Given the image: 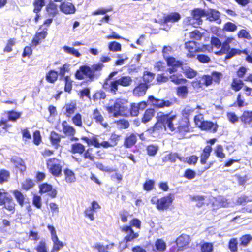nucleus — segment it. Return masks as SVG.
<instances>
[{"mask_svg": "<svg viewBox=\"0 0 252 252\" xmlns=\"http://www.w3.org/2000/svg\"><path fill=\"white\" fill-rule=\"evenodd\" d=\"M188 92V88L186 85L179 86L176 88V94L179 97L186 98Z\"/></svg>", "mask_w": 252, "mask_h": 252, "instance_id": "09e8293b", "label": "nucleus"}, {"mask_svg": "<svg viewBox=\"0 0 252 252\" xmlns=\"http://www.w3.org/2000/svg\"><path fill=\"white\" fill-rule=\"evenodd\" d=\"M177 115L173 114L171 111L168 113L162 112L158 113L156 117V122L147 131L152 133L161 129H169L171 132H175L176 128L174 121L176 119Z\"/></svg>", "mask_w": 252, "mask_h": 252, "instance_id": "f03ea898", "label": "nucleus"}, {"mask_svg": "<svg viewBox=\"0 0 252 252\" xmlns=\"http://www.w3.org/2000/svg\"><path fill=\"white\" fill-rule=\"evenodd\" d=\"M60 10L65 14H74L76 11L74 5L70 2L63 1L59 5Z\"/></svg>", "mask_w": 252, "mask_h": 252, "instance_id": "bb28decb", "label": "nucleus"}, {"mask_svg": "<svg viewBox=\"0 0 252 252\" xmlns=\"http://www.w3.org/2000/svg\"><path fill=\"white\" fill-rule=\"evenodd\" d=\"M245 84L243 81L237 78H233L230 84L231 88L235 92H238L244 88Z\"/></svg>", "mask_w": 252, "mask_h": 252, "instance_id": "c9c22d12", "label": "nucleus"}, {"mask_svg": "<svg viewBox=\"0 0 252 252\" xmlns=\"http://www.w3.org/2000/svg\"><path fill=\"white\" fill-rule=\"evenodd\" d=\"M133 227L138 229H140L141 228V220L136 218H133L130 220L129 225H126L120 227V230L122 232L128 233V234L124 237L123 240L126 243L133 241L139 236L138 233L134 232L132 228Z\"/></svg>", "mask_w": 252, "mask_h": 252, "instance_id": "7ed1b4c3", "label": "nucleus"}, {"mask_svg": "<svg viewBox=\"0 0 252 252\" xmlns=\"http://www.w3.org/2000/svg\"><path fill=\"white\" fill-rule=\"evenodd\" d=\"M3 197L0 199V206L3 205V207L7 211L13 213L15 211L16 203L13 198L7 195H3Z\"/></svg>", "mask_w": 252, "mask_h": 252, "instance_id": "f3484780", "label": "nucleus"}, {"mask_svg": "<svg viewBox=\"0 0 252 252\" xmlns=\"http://www.w3.org/2000/svg\"><path fill=\"white\" fill-rule=\"evenodd\" d=\"M92 115L93 119L96 124L101 125L104 127L107 126L108 124L107 123L103 124L104 121V117L101 112L98 108H95L93 110Z\"/></svg>", "mask_w": 252, "mask_h": 252, "instance_id": "2f4dec72", "label": "nucleus"}, {"mask_svg": "<svg viewBox=\"0 0 252 252\" xmlns=\"http://www.w3.org/2000/svg\"><path fill=\"white\" fill-rule=\"evenodd\" d=\"M45 5V0H34L33 2V5L34 7L33 10V12L36 14L39 13Z\"/></svg>", "mask_w": 252, "mask_h": 252, "instance_id": "de8ad7c7", "label": "nucleus"}, {"mask_svg": "<svg viewBox=\"0 0 252 252\" xmlns=\"http://www.w3.org/2000/svg\"><path fill=\"white\" fill-rule=\"evenodd\" d=\"M35 185L33 181L30 178H26L21 184L22 189L26 191L32 188Z\"/></svg>", "mask_w": 252, "mask_h": 252, "instance_id": "5fc2aeb1", "label": "nucleus"}, {"mask_svg": "<svg viewBox=\"0 0 252 252\" xmlns=\"http://www.w3.org/2000/svg\"><path fill=\"white\" fill-rule=\"evenodd\" d=\"M205 16H207L210 21H216L220 19V14L218 10L213 9L209 10Z\"/></svg>", "mask_w": 252, "mask_h": 252, "instance_id": "c03bdc74", "label": "nucleus"}, {"mask_svg": "<svg viewBox=\"0 0 252 252\" xmlns=\"http://www.w3.org/2000/svg\"><path fill=\"white\" fill-rule=\"evenodd\" d=\"M198 43L195 41H188L185 43V48L187 52L186 56L189 58H193L199 52L210 53L212 51V47L209 44H203L197 47Z\"/></svg>", "mask_w": 252, "mask_h": 252, "instance_id": "39448f33", "label": "nucleus"}, {"mask_svg": "<svg viewBox=\"0 0 252 252\" xmlns=\"http://www.w3.org/2000/svg\"><path fill=\"white\" fill-rule=\"evenodd\" d=\"M46 166L49 172L54 177L61 176L62 171V161L56 158H49L46 161Z\"/></svg>", "mask_w": 252, "mask_h": 252, "instance_id": "1a4fd4ad", "label": "nucleus"}, {"mask_svg": "<svg viewBox=\"0 0 252 252\" xmlns=\"http://www.w3.org/2000/svg\"><path fill=\"white\" fill-rule=\"evenodd\" d=\"M190 240V236L187 234H182L178 236L175 241L177 245L176 251H182L189 248Z\"/></svg>", "mask_w": 252, "mask_h": 252, "instance_id": "4468645a", "label": "nucleus"}, {"mask_svg": "<svg viewBox=\"0 0 252 252\" xmlns=\"http://www.w3.org/2000/svg\"><path fill=\"white\" fill-rule=\"evenodd\" d=\"M212 151V148L211 145H206L203 149L202 153L200 154V162L202 165L205 164L207 160L211 155Z\"/></svg>", "mask_w": 252, "mask_h": 252, "instance_id": "7c9ffc66", "label": "nucleus"}, {"mask_svg": "<svg viewBox=\"0 0 252 252\" xmlns=\"http://www.w3.org/2000/svg\"><path fill=\"white\" fill-rule=\"evenodd\" d=\"M76 109V103L74 101H70L69 102L65 103L63 108V114L67 118H70L75 113Z\"/></svg>", "mask_w": 252, "mask_h": 252, "instance_id": "5701e85b", "label": "nucleus"}, {"mask_svg": "<svg viewBox=\"0 0 252 252\" xmlns=\"http://www.w3.org/2000/svg\"><path fill=\"white\" fill-rule=\"evenodd\" d=\"M111 59L108 56H103L100 58L101 62L94 63L91 66L83 65L80 66L76 71L74 76L79 80L86 79L88 82H92L98 78L104 67L103 63L110 61Z\"/></svg>", "mask_w": 252, "mask_h": 252, "instance_id": "f257e3e1", "label": "nucleus"}, {"mask_svg": "<svg viewBox=\"0 0 252 252\" xmlns=\"http://www.w3.org/2000/svg\"><path fill=\"white\" fill-rule=\"evenodd\" d=\"M126 105L122 100L118 99L114 103L113 105L107 106L106 110L109 114L113 113V116L117 117L122 115L127 116L126 113Z\"/></svg>", "mask_w": 252, "mask_h": 252, "instance_id": "9d476101", "label": "nucleus"}, {"mask_svg": "<svg viewBox=\"0 0 252 252\" xmlns=\"http://www.w3.org/2000/svg\"><path fill=\"white\" fill-rule=\"evenodd\" d=\"M119 85L123 87H127L129 86L132 82V79L130 76H122L120 78L117 79Z\"/></svg>", "mask_w": 252, "mask_h": 252, "instance_id": "4d7b16f0", "label": "nucleus"}, {"mask_svg": "<svg viewBox=\"0 0 252 252\" xmlns=\"http://www.w3.org/2000/svg\"><path fill=\"white\" fill-rule=\"evenodd\" d=\"M64 51L68 54L72 55L76 57H80L81 54L73 47H70L67 46L63 47Z\"/></svg>", "mask_w": 252, "mask_h": 252, "instance_id": "69168bd1", "label": "nucleus"}, {"mask_svg": "<svg viewBox=\"0 0 252 252\" xmlns=\"http://www.w3.org/2000/svg\"><path fill=\"white\" fill-rule=\"evenodd\" d=\"M64 90L65 92L70 93L72 89L73 81L70 77L67 75L64 77Z\"/></svg>", "mask_w": 252, "mask_h": 252, "instance_id": "864d4df0", "label": "nucleus"}, {"mask_svg": "<svg viewBox=\"0 0 252 252\" xmlns=\"http://www.w3.org/2000/svg\"><path fill=\"white\" fill-rule=\"evenodd\" d=\"M171 75L169 76V80H170L172 82L176 85L181 84H186L188 80L184 78H181L182 76L181 74H171Z\"/></svg>", "mask_w": 252, "mask_h": 252, "instance_id": "ea45409f", "label": "nucleus"}, {"mask_svg": "<svg viewBox=\"0 0 252 252\" xmlns=\"http://www.w3.org/2000/svg\"><path fill=\"white\" fill-rule=\"evenodd\" d=\"M214 154L216 157L220 159V161H222V160L226 157V155L224 152L223 147L220 144L216 146L214 150Z\"/></svg>", "mask_w": 252, "mask_h": 252, "instance_id": "49530a36", "label": "nucleus"}, {"mask_svg": "<svg viewBox=\"0 0 252 252\" xmlns=\"http://www.w3.org/2000/svg\"><path fill=\"white\" fill-rule=\"evenodd\" d=\"M238 245L237 238H232L229 240L227 246L230 252H238Z\"/></svg>", "mask_w": 252, "mask_h": 252, "instance_id": "8fccbe9b", "label": "nucleus"}, {"mask_svg": "<svg viewBox=\"0 0 252 252\" xmlns=\"http://www.w3.org/2000/svg\"><path fill=\"white\" fill-rule=\"evenodd\" d=\"M100 208L101 206L96 201H93L91 206L85 209L84 212L85 217L88 218L91 220H94V213L96 212L97 209Z\"/></svg>", "mask_w": 252, "mask_h": 252, "instance_id": "aec40b11", "label": "nucleus"}, {"mask_svg": "<svg viewBox=\"0 0 252 252\" xmlns=\"http://www.w3.org/2000/svg\"><path fill=\"white\" fill-rule=\"evenodd\" d=\"M244 125H249L252 123V111H244L239 117Z\"/></svg>", "mask_w": 252, "mask_h": 252, "instance_id": "473e14b6", "label": "nucleus"}, {"mask_svg": "<svg viewBox=\"0 0 252 252\" xmlns=\"http://www.w3.org/2000/svg\"><path fill=\"white\" fill-rule=\"evenodd\" d=\"M58 72L55 70H50L46 73L45 76L46 80L49 83L54 84L58 80Z\"/></svg>", "mask_w": 252, "mask_h": 252, "instance_id": "58836bf2", "label": "nucleus"}, {"mask_svg": "<svg viewBox=\"0 0 252 252\" xmlns=\"http://www.w3.org/2000/svg\"><path fill=\"white\" fill-rule=\"evenodd\" d=\"M108 47L109 50L112 52L121 51L122 50L121 44L116 41H111L109 42Z\"/></svg>", "mask_w": 252, "mask_h": 252, "instance_id": "e2e57ef3", "label": "nucleus"}, {"mask_svg": "<svg viewBox=\"0 0 252 252\" xmlns=\"http://www.w3.org/2000/svg\"><path fill=\"white\" fill-rule=\"evenodd\" d=\"M63 136L58 133L55 131H52L49 135V140L52 146L56 149H58L60 147V143L61 142L62 138Z\"/></svg>", "mask_w": 252, "mask_h": 252, "instance_id": "cd10ccee", "label": "nucleus"}, {"mask_svg": "<svg viewBox=\"0 0 252 252\" xmlns=\"http://www.w3.org/2000/svg\"><path fill=\"white\" fill-rule=\"evenodd\" d=\"M155 76V73L150 71H145L143 72L142 77L143 81L142 82L150 87L151 82L154 79Z\"/></svg>", "mask_w": 252, "mask_h": 252, "instance_id": "a19ab883", "label": "nucleus"}, {"mask_svg": "<svg viewBox=\"0 0 252 252\" xmlns=\"http://www.w3.org/2000/svg\"><path fill=\"white\" fill-rule=\"evenodd\" d=\"M8 120L12 122H15L17 119L20 118L21 115V112H16L14 110L8 111Z\"/></svg>", "mask_w": 252, "mask_h": 252, "instance_id": "0e129e2a", "label": "nucleus"}, {"mask_svg": "<svg viewBox=\"0 0 252 252\" xmlns=\"http://www.w3.org/2000/svg\"><path fill=\"white\" fill-rule=\"evenodd\" d=\"M200 249L201 252H213V245L210 242H203L200 244Z\"/></svg>", "mask_w": 252, "mask_h": 252, "instance_id": "13d9d810", "label": "nucleus"}, {"mask_svg": "<svg viewBox=\"0 0 252 252\" xmlns=\"http://www.w3.org/2000/svg\"><path fill=\"white\" fill-rule=\"evenodd\" d=\"M17 203L23 207L26 203V195L23 194L22 192L18 189H15L11 191Z\"/></svg>", "mask_w": 252, "mask_h": 252, "instance_id": "72a5a7b5", "label": "nucleus"}, {"mask_svg": "<svg viewBox=\"0 0 252 252\" xmlns=\"http://www.w3.org/2000/svg\"><path fill=\"white\" fill-rule=\"evenodd\" d=\"M155 114V111L153 108H148L147 109L142 118H141V122L146 124L149 122H150L154 117Z\"/></svg>", "mask_w": 252, "mask_h": 252, "instance_id": "e433bc0d", "label": "nucleus"}, {"mask_svg": "<svg viewBox=\"0 0 252 252\" xmlns=\"http://www.w3.org/2000/svg\"><path fill=\"white\" fill-rule=\"evenodd\" d=\"M206 12L204 9L197 8H194L191 11L192 17H187L185 18L184 22L187 25H191L194 27L202 24L203 21L202 17L205 16Z\"/></svg>", "mask_w": 252, "mask_h": 252, "instance_id": "6e6552de", "label": "nucleus"}, {"mask_svg": "<svg viewBox=\"0 0 252 252\" xmlns=\"http://www.w3.org/2000/svg\"><path fill=\"white\" fill-rule=\"evenodd\" d=\"M48 31V27L43 28L42 25H40L39 27V30L36 32L31 41V46L36 47L40 45L47 37Z\"/></svg>", "mask_w": 252, "mask_h": 252, "instance_id": "9b49d317", "label": "nucleus"}, {"mask_svg": "<svg viewBox=\"0 0 252 252\" xmlns=\"http://www.w3.org/2000/svg\"><path fill=\"white\" fill-rule=\"evenodd\" d=\"M237 26L231 22L225 23L222 28V30L225 32H233L236 31Z\"/></svg>", "mask_w": 252, "mask_h": 252, "instance_id": "bf43d9fd", "label": "nucleus"}, {"mask_svg": "<svg viewBox=\"0 0 252 252\" xmlns=\"http://www.w3.org/2000/svg\"><path fill=\"white\" fill-rule=\"evenodd\" d=\"M252 240V237L250 234H248L242 235L240 238V244L242 246L246 247L249 244Z\"/></svg>", "mask_w": 252, "mask_h": 252, "instance_id": "774afa93", "label": "nucleus"}, {"mask_svg": "<svg viewBox=\"0 0 252 252\" xmlns=\"http://www.w3.org/2000/svg\"><path fill=\"white\" fill-rule=\"evenodd\" d=\"M154 246L153 251L155 252H164L167 247L165 242L162 239H157L155 242Z\"/></svg>", "mask_w": 252, "mask_h": 252, "instance_id": "f704fd0d", "label": "nucleus"}, {"mask_svg": "<svg viewBox=\"0 0 252 252\" xmlns=\"http://www.w3.org/2000/svg\"><path fill=\"white\" fill-rule=\"evenodd\" d=\"M10 177V172L5 169L0 170V183L3 184L8 181Z\"/></svg>", "mask_w": 252, "mask_h": 252, "instance_id": "338daca9", "label": "nucleus"}, {"mask_svg": "<svg viewBox=\"0 0 252 252\" xmlns=\"http://www.w3.org/2000/svg\"><path fill=\"white\" fill-rule=\"evenodd\" d=\"M181 18L180 14L176 12H171L163 17L162 23L167 24L168 23H175L179 21Z\"/></svg>", "mask_w": 252, "mask_h": 252, "instance_id": "a878e982", "label": "nucleus"}, {"mask_svg": "<svg viewBox=\"0 0 252 252\" xmlns=\"http://www.w3.org/2000/svg\"><path fill=\"white\" fill-rule=\"evenodd\" d=\"M148 100L153 103V105L155 108L158 109L169 107L173 104L172 101L170 100L158 99L152 95L148 97Z\"/></svg>", "mask_w": 252, "mask_h": 252, "instance_id": "6ab92c4d", "label": "nucleus"}, {"mask_svg": "<svg viewBox=\"0 0 252 252\" xmlns=\"http://www.w3.org/2000/svg\"><path fill=\"white\" fill-rule=\"evenodd\" d=\"M65 180L67 183H71L76 181L75 173L71 170L66 168L64 170Z\"/></svg>", "mask_w": 252, "mask_h": 252, "instance_id": "a18cd8bd", "label": "nucleus"}, {"mask_svg": "<svg viewBox=\"0 0 252 252\" xmlns=\"http://www.w3.org/2000/svg\"><path fill=\"white\" fill-rule=\"evenodd\" d=\"M119 82L117 80L112 81L110 84L108 82L105 81L102 85L103 88L105 90H108L110 92L116 94L118 90Z\"/></svg>", "mask_w": 252, "mask_h": 252, "instance_id": "c756f323", "label": "nucleus"}, {"mask_svg": "<svg viewBox=\"0 0 252 252\" xmlns=\"http://www.w3.org/2000/svg\"><path fill=\"white\" fill-rule=\"evenodd\" d=\"M147 106V103L144 101L138 103H132L130 104L129 109H128V107L126 106V113L127 114V116L136 117L139 114V110L140 109L144 110Z\"/></svg>", "mask_w": 252, "mask_h": 252, "instance_id": "ddd939ff", "label": "nucleus"}, {"mask_svg": "<svg viewBox=\"0 0 252 252\" xmlns=\"http://www.w3.org/2000/svg\"><path fill=\"white\" fill-rule=\"evenodd\" d=\"M193 121L195 126L202 131L215 133L219 127L217 123L205 120L203 115L201 113L194 116Z\"/></svg>", "mask_w": 252, "mask_h": 252, "instance_id": "20e7f679", "label": "nucleus"}, {"mask_svg": "<svg viewBox=\"0 0 252 252\" xmlns=\"http://www.w3.org/2000/svg\"><path fill=\"white\" fill-rule=\"evenodd\" d=\"M121 137V135L117 134L115 132L112 133L109 139V141H103L104 148L113 147L116 146Z\"/></svg>", "mask_w": 252, "mask_h": 252, "instance_id": "b1692460", "label": "nucleus"}, {"mask_svg": "<svg viewBox=\"0 0 252 252\" xmlns=\"http://www.w3.org/2000/svg\"><path fill=\"white\" fill-rule=\"evenodd\" d=\"M59 6L54 3L52 0H49L45 6V11L50 17H55L59 14Z\"/></svg>", "mask_w": 252, "mask_h": 252, "instance_id": "412c9836", "label": "nucleus"}, {"mask_svg": "<svg viewBox=\"0 0 252 252\" xmlns=\"http://www.w3.org/2000/svg\"><path fill=\"white\" fill-rule=\"evenodd\" d=\"M106 97L105 93L102 90H97L93 94L92 98L94 101L104 99Z\"/></svg>", "mask_w": 252, "mask_h": 252, "instance_id": "052dcab7", "label": "nucleus"}, {"mask_svg": "<svg viewBox=\"0 0 252 252\" xmlns=\"http://www.w3.org/2000/svg\"><path fill=\"white\" fill-rule=\"evenodd\" d=\"M175 131L179 134H184L190 131L191 124L189 118L182 117L180 118L175 126Z\"/></svg>", "mask_w": 252, "mask_h": 252, "instance_id": "f8f14e48", "label": "nucleus"}, {"mask_svg": "<svg viewBox=\"0 0 252 252\" xmlns=\"http://www.w3.org/2000/svg\"><path fill=\"white\" fill-rule=\"evenodd\" d=\"M137 141L136 134L133 133L127 134L124 138L123 146L126 148H130L136 144Z\"/></svg>", "mask_w": 252, "mask_h": 252, "instance_id": "393cba45", "label": "nucleus"}, {"mask_svg": "<svg viewBox=\"0 0 252 252\" xmlns=\"http://www.w3.org/2000/svg\"><path fill=\"white\" fill-rule=\"evenodd\" d=\"M189 38L193 41L195 40H200L203 36V33H202L199 30H194L189 32Z\"/></svg>", "mask_w": 252, "mask_h": 252, "instance_id": "680f3d73", "label": "nucleus"}, {"mask_svg": "<svg viewBox=\"0 0 252 252\" xmlns=\"http://www.w3.org/2000/svg\"><path fill=\"white\" fill-rule=\"evenodd\" d=\"M211 79V82H214L216 84H219L222 77V74L218 71H213L210 75Z\"/></svg>", "mask_w": 252, "mask_h": 252, "instance_id": "603ef678", "label": "nucleus"}, {"mask_svg": "<svg viewBox=\"0 0 252 252\" xmlns=\"http://www.w3.org/2000/svg\"><path fill=\"white\" fill-rule=\"evenodd\" d=\"M39 193L42 195L46 194L49 197L55 198L57 195V190L53 188V186L47 182L42 183L38 186Z\"/></svg>", "mask_w": 252, "mask_h": 252, "instance_id": "2eb2a0df", "label": "nucleus"}, {"mask_svg": "<svg viewBox=\"0 0 252 252\" xmlns=\"http://www.w3.org/2000/svg\"><path fill=\"white\" fill-rule=\"evenodd\" d=\"M34 249L36 252H48L49 251L48 245L45 240L40 241Z\"/></svg>", "mask_w": 252, "mask_h": 252, "instance_id": "3c124183", "label": "nucleus"}, {"mask_svg": "<svg viewBox=\"0 0 252 252\" xmlns=\"http://www.w3.org/2000/svg\"><path fill=\"white\" fill-rule=\"evenodd\" d=\"M70 152L73 154H78L84 159L91 161H94L95 155L93 153L92 148H88L86 149L85 146L81 143L76 142L71 145Z\"/></svg>", "mask_w": 252, "mask_h": 252, "instance_id": "423d86ee", "label": "nucleus"}, {"mask_svg": "<svg viewBox=\"0 0 252 252\" xmlns=\"http://www.w3.org/2000/svg\"><path fill=\"white\" fill-rule=\"evenodd\" d=\"M242 54H245L246 56L250 55L249 51L247 48H245L243 50L235 48H231V50L229 52L227 57H229L230 59L237 55H241Z\"/></svg>", "mask_w": 252, "mask_h": 252, "instance_id": "37998d69", "label": "nucleus"}, {"mask_svg": "<svg viewBox=\"0 0 252 252\" xmlns=\"http://www.w3.org/2000/svg\"><path fill=\"white\" fill-rule=\"evenodd\" d=\"M51 240L53 245L50 252H58L64 246L63 243L60 241L58 237L52 238Z\"/></svg>", "mask_w": 252, "mask_h": 252, "instance_id": "79ce46f5", "label": "nucleus"}, {"mask_svg": "<svg viewBox=\"0 0 252 252\" xmlns=\"http://www.w3.org/2000/svg\"><path fill=\"white\" fill-rule=\"evenodd\" d=\"M235 40V38L232 36L227 37L224 41L222 43V46L220 51L215 53L217 55L226 54L225 59H229V57H227L229 52L231 50L230 44Z\"/></svg>", "mask_w": 252, "mask_h": 252, "instance_id": "a211bd4d", "label": "nucleus"}, {"mask_svg": "<svg viewBox=\"0 0 252 252\" xmlns=\"http://www.w3.org/2000/svg\"><path fill=\"white\" fill-rule=\"evenodd\" d=\"M167 65L169 66L167 68V71L170 74H173L177 71V68L181 67L183 65L182 62L177 60L175 58L169 56L164 57Z\"/></svg>", "mask_w": 252, "mask_h": 252, "instance_id": "dca6fc26", "label": "nucleus"}, {"mask_svg": "<svg viewBox=\"0 0 252 252\" xmlns=\"http://www.w3.org/2000/svg\"><path fill=\"white\" fill-rule=\"evenodd\" d=\"M205 196L200 195H193L189 197L191 201L196 202V206L198 208H201L205 205Z\"/></svg>", "mask_w": 252, "mask_h": 252, "instance_id": "4c0bfd02", "label": "nucleus"}, {"mask_svg": "<svg viewBox=\"0 0 252 252\" xmlns=\"http://www.w3.org/2000/svg\"><path fill=\"white\" fill-rule=\"evenodd\" d=\"M62 126L63 132L65 136L69 137L75 135V129L73 126L68 124L66 121L64 120L62 122Z\"/></svg>", "mask_w": 252, "mask_h": 252, "instance_id": "c85d7f7f", "label": "nucleus"}, {"mask_svg": "<svg viewBox=\"0 0 252 252\" xmlns=\"http://www.w3.org/2000/svg\"><path fill=\"white\" fill-rule=\"evenodd\" d=\"M149 87L147 85L140 82L133 89V94L136 97L144 96Z\"/></svg>", "mask_w": 252, "mask_h": 252, "instance_id": "4be33fe9", "label": "nucleus"}, {"mask_svg": "<svg viewBox=\"0 0 252 252\" xmlns=\"http://www.w3.org/2000/svg\"><path fill=\"white\" fill-rule=\"evenodd\" d=\"M174 199V195L168 193L160 198L156 196H154L151 198V202L155 205L158 210L166 211L171 208Z\"/></svg>", "mask_w": 252, "mask_h": 252, "instance_id": "0eeeda50", "label": "nucleus"}, {"mask_svg": "<svg viewBox=\"0 0 252 252\" xmlns=\"http://www.w3.org/2000/svg\"><path fill=\"white\" fill-rule=\"evenodd\" d=\"M72 123L76 126L81 127L83 126L82 117L79 113H76L71 119Z\"/></svg>", "mask_w": 252, "mask_h": 252, "instance_id": "6e6d98bb", "label": "nucleus"}]
</instances>
